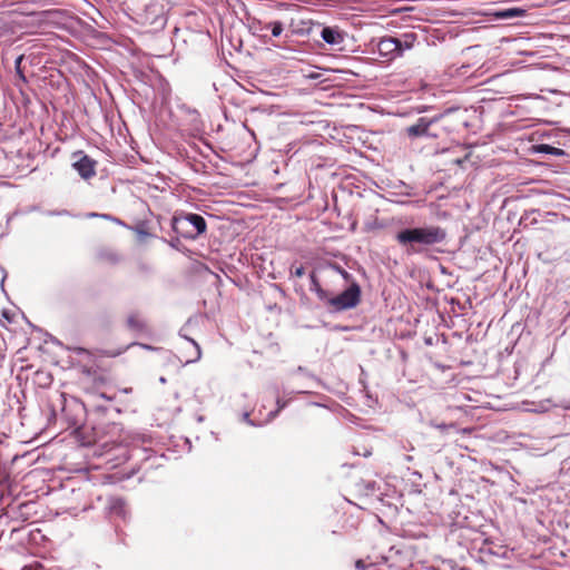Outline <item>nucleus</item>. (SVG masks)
Segmentation results:
<instances>
[{
    "label": "nucleus",
    "instance_id": "nucleus-25",
    "mask_svg": "<svg viewBox=\"0 0 570 570\" xmlns=\"http://www.w3.org/2000/svg\"><path fill=\"white\" fill-rule=\"evenodd\" d=\"M21 60H22V57H19V58L17 59V65H19Z\"/></svg>",
    "mask_w": 570,
    "mask_h": 570
},
{
    "label": "nucleus",
    "instance_id": "nucleus-26",
    "mask_svg": "<svg viewBox=\"0 0 570 570\" xmlns=\"http://www.w3.org/2000/svg\"><path fill=\"white\" fill-rule=\"evenodd\" d=\"M101 397H105L107 400H110V397H107L105 394H101Z\"/></svg>",
    "mask_w": 570,
    "mask_h": 570
},
{
    "label": "nucleus",
    "instance_id": "nucleus-19",
    "mask_svg": "<svg viewBox=\"0 0 570 570\" xmlns=\"http://www.w3.org/2000/svg\"><path fill=\"white\" fill-rule=\"evenodd\" d=\"M125 350H119L117 352H111V351H104L102 352V355L104 356H107V357H116L118 355H120Z\"/></svg>",
    "mask_w": 570,
    "mask_h": 570
},
{
    "label": "nucleus",
    "instance_id": "nucleus-3",
    "mask_svg": "<svg viewBox=\"0 0 570 570\" xmlns=\"http://www.w3.org/2000/svg\"><path fill=\"white\" fill-rule=\"evenodd\" d=\"M361 301V287L353 281L351 285L336 296L328 295L325 304L333 311L341 312L355 307Z\"/></svg>",
    "mask_w": 570,
    "mask_h": 570
},
{
    "label": "nucleus",
    "instance_id": "nucleus-22",
    "mask_svg": "<svg viewBox=\"0 0 570 570\" xmlns=\"http://www.w3.org/2000/svg\"><path fill=\"white\" fill-rule=\"evenodd\" d=\"M436 428L444 431V430L454 428V425L453 424H449V425L448 424H439V425H436Z\"/></svg>",
    "mask_w": 570,
    "mask_h": 570
},
{
    "label": "nucleus",
    "instance_id": "nucleus-1",
    "mask_svg": "<svg viewBox=\"0 0 570 570\" xmlns=\"http://www.w3.org/2000/svg\"><path fill=\"white\" fill-rule=\"evenodd\" d=\"M445 239V229L436 225L405 228L395 235V240L406 254H420L424 248L441 244Z\"/></svg>",
    "mask_w": 570,
    "mask_h": 570
},
{
    "label": "nucleus",
    "instance_id": "nucleus-21",
    "mask_svg": "<svg viewBox=\"0 0 570 570\" xmlns=\"http://www.w3.org/2000/svg\"><path fill=\"white\" fill-rule=\"evenodd\" d=\"M355 567H356V569H358V570H365V568H366V566H365V563H364V561H363V560H357V561L355 562Z\"/></svg>",
    "mask_w": 570,
    "mask_h": 570
},
{
    "label": "nucleus",
    "instance_id": "nucleus-4",
    "mask_svg": "<svg viewBox=\"0 0 570 570\" xmlns=\"http://www.w3.org/2000/svg\"><path fill=\"white\" fill-rule=\"evenodd\" d=\"M72 157L77 158L72 164V167L82 179L89 180L96 176L97 161L95 159L86 155L82 150L73 153Z\"/></svg>",
    "mask_w": 570,
    "mask_h": 570
},
{
    "label": "nucleus",
    "instance_id": "nucleus-5",
    "mask_svg": "<svg viewBox=\"0 0 570 570\" xmlns=\"http://www.w3.org/2000/svg\"><path fill=\"white\" fill-rule=\"evenodd\" d=\"M126 326L129 331L139 335H147L151 333L148 320L139 311H132L127 315Z\"/></svg>",
    "mask_w": 570,
    "mask_h": 570
},
{
    "label": "nucleus",
    "instance_id": "nucleus-23",
    "mask_svg": "<svg viewBox=\"0 0 570 570\" xmlns=\"http://www.w3.org/2000/svg\"><path fill=\"white\" fill-rule=\"evenodd\" d=\"M131 345H139L146 350H155L153 346L147 345V344H141V343H132Z\"/></svg>",
    "mask_w": 570,
    "mask_h": 570
},
{
    "label": "nucleus",
    "instance_id": "nucleus-10",
    "mask_svg": "<svg viewBox=\"0 0 570 570\" xmlns=\"http://www.w3.org/2000/svg\"><path fill=\"white\" fill-rule=\"evenodd\" d=\"M321 37L326 43L332 46L340 45L344 40L342 32L338 29L332 27L323 28Z\"/></svg>",
    "mask_w": 570,
    "mask_h": 570
},
{
    "label": "nucleus",
    "instance_id": "nucleus-17",
    "mask_svg": "<svg viewBox=\"0 0 570 570\" xmlns=\"http://www.w3.org/2000/svg\"><path fill=\"white\" fill-rule=\"evenodd\" d=\"M334 271L337 272L346 282H348L351 279V274L347 273L345 269H343L342 267L337 266V265H334L333 266Z\"/></svg>",
    "mask_w": 570,
    "mask_h": 570
},
{
    "label": "nucleus",
    "instance_id": "nucleus-12",
    "mask_svg": "<svg viewBox=\"0 0 570 570\" xmlns=\"http://www.w3.org/2000/svg\"><path fill=\"white\" fill-rule=\"evenodd\" d=\"M417 37L413 32L404 33L401 38H399L400 46V55L402 56L404 50H410L413 48Z\"/></svg>",
    "mask_w": 570,
    "mask_h": 570
},
{
    "label": "nucleus",
    "instance_id": "nucleus-18",
    "mask_svg": "<svg viewBox=\"0 0 570 570\" xmlns=\"http://www.w3.org/2000/svg\"><path fill=\"white\" fill-rule=\"evenodd\" d=\"M444 566L449 567L450 570H470L469 568L466 567H459L454 561L450 560V561H444L443 562Z\"/></svg>",
    "mask_w": 570,
    "mask_h": 570
},
{
    "label": "nucleus",
    "instance_id": "nucleus-24",
    "mask_svg": "<svg viewBox=\"0 0 570 570\" xmlns=\"http://www.w3.org/2000/svg\"><path fill=\"white\" fill-rule=\"evenodd\" d=\"M78 354L79 353H83V352H87L83 347H78L75 350Z\"/></svg>",
    "mask_w": 570,
    "mask_h": 570
},
{
    "label": "nucleus",
    "instance_id": "nucleus-9",
    "mask_svg": "<svg viewBox=\"0 0 570 570\" xmlns=\"http://www.w3.org/2000/svg\"><path fill=\"white\" fill-rule=\"evenodd\" d=\"M107 508L111 514L117 517H125L126 514V501L117 495L108 498Z\"/></svg>",
    "mask_w": 570,
    "mask_h": 570
},
{
    "label": "nucleus",
    "instance_id": "nucleus-11",
    "mask_svg": "<svg viewBox=\"0 0 570 570\" xmlns=\"http://www.w3.org/2000/svg\"><path fill=\"white\" fill-rule=\"evenodd\" d=\"M525 14V10L520 8H509L504 10H497L490 13L495 19H512L518 17H523Z\"/></svg>",
    "mask_w": 570,
    "mask_h": 570
},
{
    "label": "nucleus",
    "instance_id": "nucleus-14",
    "mask_svg": "<svg viewBox=\"0 0 570 570\" xmlns=\"http://www.w3.org/2000/svg\"><path fill=\"white\" fill-rule=\"evenodd\" d=\"M534 150L538 153H543V154L553 155V156L564 155L563 149H560V148H557V147H553V146H550L547 144H541V145L534 146Z\"/></svg>",
    "mask_w": 570,
    "mask_h": 570
},
{
    "label": "nucleus",
    "instance_id": "nucleus-6",
    "mask_svg": "<svg viewBox=\"0 0 570 570\" xmlns=\"http://www.w3.org/2000/svg\"><path fill=\"white\" fill-rule=\"evenodd\" d=\"M400 46L401 43L399 42V38L383 37L377 42V51L382 57L392 60L401 56Z\"/></svg>",
    "mask_w": 570,
    "mask_h": 570
},
{
    "label": "nucleus",
    "instance_id": "nucleus-15",
    "mask_svg": "<svg viewBox=\"0 0 570 570\" xmlns=\"http://www.w3.org/2000/svg\"><path fill=\"white\" fill-rule=\"evenodd\" d=\"M266 28L271 29L273 37H279L283 32V23L281 21H273Z\"/></svg>",
    "mask_w": 570,
    "mask_h": 570
},
{
    "label": "nucleus",
    "instance_id": "nucleus-2",
    "mask_svg": "<svg viewBox=\"0 0 570 570\" xmlns=\"http://www.w3.org/2000/svg\"><path fill=\"white\" fill-rule=\"evenodd\" d=\"M173 230L183 238L195 239L207 228L205 218L199 214H181L171 219Z\"/></svg>",
    "mask_w": 570,
    "mask_h": 570
},
{
    "label": "nucleus",
    "instance_id": "nucleus-13",
    "mask_svg": "<svg viewBox=\"0 0 570 570\" xmlns=\"http://www.w3.org/2000/svg\"><path fill=\"white\" fill-rule=\"evenodd\" d=\"M311 282H312L311 289L314 291L316 293L317 297L325 303L330 293L327 291H325L324 288H322L317 277L315 276V273L311 274Z\"/></svg>",
    "mask_w": 570,
    "mask_h": 570
},
{
    "label": "nucleus",
    "instance_id": "nucleus-16",
    "mask_svg": "<svg viewBox=\"0 0 570 570\" xmlns=\"http://www.w3.org/2000/svg\"><path fill=\"white\" fill-rule=\"evenodd\" d=\"M291 274L294 276V277H297V278H301L305 275V268L303 265H299V266H296V267H293L291 269Z\"/></svg>",
    "mask_w": 570,
    "mask_h": 570
},
{
    "label": "nucleus",
    "instance_id": "nucleus-20",
    "mask_svg": "<svg viewBox=\"0 0 570 570\" xmlns=\"http://www.w3.org/2000/svg\"><path fill=\"white\" fill-rule=\"evenodd\" d=\"M22 570H45V568L40 563H35L30 566H24Z\"/></svg>",
    "mask_w": 570,
    "mask_h": 570
},
{
    "label": "nucleus",
    "instance_id": "nucleus-7",
    "mask_svg": "<svg viewBox=\"0 0 570 570\" xmlns=\"http://www.w3.org/2000/svg\"><path fill=\"white\" fill-rule=\"evenodd\" d=\"M433 120L429 119L426 117H421L417 119V121L409 126L405 130L409 137L415 138L421 136H428L429 135V128L432 125Z\"/></svg>",
    "mask_w": 570,
    "mask_h": 570
},
{
    "label": "nucleus",
    "instance_id": "nucleus-8",
    "mask_svg": "<svg viewBox=\"0 0 570 570\" xmlns=\"http://www.w3.org/2000/svg\"><path fill=\"white\" fill-rule=\"evenodd\" d=\"M181 351L186 352L184 355L186 363L196 362L200 358V347L194 340H186L184 345L181 346Z\"/></svg>",
    "mask_w": 570,
    "mask_h": 570
}]
</instances>
